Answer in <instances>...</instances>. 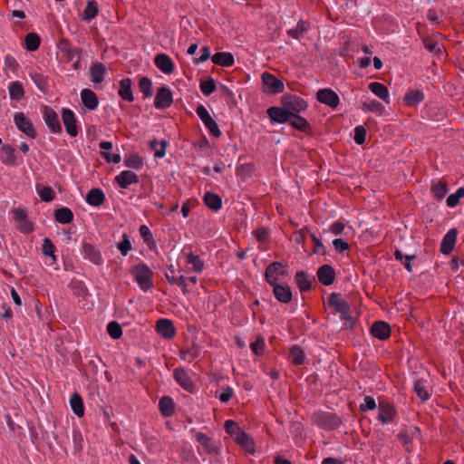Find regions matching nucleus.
<instances>
[{"mask_svg":"<svg viewBox=\"0 0 464 464\" xmlns=\"http://www.w3.org/2000/svg\"><path fill=\"white\" fill-rule=\"evenodd\" d=\"M288 275V266L276 261L267 266L265 272V279L269 285H273L281 283Z\"/></svg>","mask_w":464,"mask_h":464,"instance_id":"nucleus-1","label":"nucleus"},{"mask_svg":"<svg viewBox=\"0 0 464 464\" xmlns=\"http://www.w3.org/2000/svg\"><path fill=\"white\" fill-rule=\"evenodd\" d=\"M312 420L316 426L326 430H334L338 429L342 423L337 415L322 411H315L313 414Z\"/></svg>","mask_w":464,"mask_h":464,"instance_id":"nucleus-2","label":"nucleus"},{"mask_svg":"<svg viewBox=\"0 0 464 464\" xmlns=\"http://www.w3.org/2000/svg\"><path fill=\"white\" fill-rule=\"evenodd\" d=\"M131 274L134 276L139 286L143 291H148L152 288V275L151 269L145 264L140 263L134 266L131 269Z\"/></svg>","mask_w":464,"mask_h":464,"instance_id":"nucleus-3","label":"nucleus"},{"mask_svg":"<svg viewBox=\"0 0 464 464\" xmlns=\"http://www.w3.org/2000/svg\"><path fill=\"white\" fill-rule=\"evenodd\" d=\"M328 304L335 310L336 313L340 314V319L342 321H344L345 324L352 323L350 305L340 294L332 293L328 298Z\"/></svg>","mask_w":464,"mask_h":464,"instance_id":"nucleus-4","label":"nucleus"},{"mask_svg":"<svg viewBox=\"0 0 464 464\" xmlns=\"http://www.w3.org/2000/svg\"><path fill=\"white\" fill-rule=\"evenodd\" d=\"M285 90L284 82L274 74L263 72V93L276 95Z\"/></svg>","mask_w":464,"mask_h":464,"instance_id":"nucleus-5","label":"nucleus"},{"mask_svg":"<svg viewBox=\"0 0 464 464\" xmlns=\"http://www.w3.org/2000/svg\"><path fill=\"white\" fill-rule=\"evenodd\" d=\"M17 129L31 139H35L37 132L31 121L23 112H16L14 117Z\"/></svg>","mask_w":464,"mask_h":464,"instance_id":"nucleus-6","label":"nucleus"},{"mask_svg":"<svg viewBox=\"0 0 464 464\" xmlns=\"http://www.w3.org/2000/svg\"><path fill=\"white\" fill-rule=\"evenodd\" d=\"M196 112L200 120L204 122L206 128L209 130V132L216 138H218L221 135V131L217 124V122L213 120L208 110L203 105H198Z\"/></svg>","mask_w":464,"mask_h":464,"instance_id":"nucleus-7","label":"nucleus"},{"mask_svg":"<svg viewBox=\"0 0 464 464\" xmlns=\"http://www.w3.org/2000/svg\"><path fill=\"white\" fill-rule=\"evenodd\" d=\"M14 219L17 223V228L21 233L29 234L34 229V223L29 220L27 213L22 208L13 210Z\"/></svg>","mask_w":464,"mask_h":464,"instance_id":"nucleus-8","label":"nucleus"},{"mask_svg":"<svg viewBox=\"0 0 464 464\" xmlns=\"http://www.w3.org/2000/svg\"><path fill=\"white\" fill-rule=\"evenodd\" d=\"M397 414L395 407L390 402H380L378 406L377 420L386 425L394 421Z\"/></svg>","mask_w":464,"mask_h":464,"instance_id":"nucleus-9","label":"nucleus"},{"mask_svg":"<svg viewBox=\"0 0 464 464\" xmlns=\"http://www.w3.org/2000/svg\"><path fill=\"white\" fill-rule=\"evenodd\" d=\"M42 113L46 125L54 133L62 131V126L58 118V114L51 107L44 105L42 108Z\"/></svg>","mask_w":464,"mask_h":464,"instance_id":"nucleus-10","label":"nucleus"},{"mask_svg":"<svg viewBox=\"0 0 464 464\" xmlns=\"http://www.w3.org/2000/svg\"><path fill=\"white\" fill-rule=\"evenodd\" d=\"M316 99L321 103H324L333 109L336 108L340 103L338 94L332 89H321L316 93Z\"/></svg>","mask_w":464,"mask_h":464,"instance_id":"nucleus-11","label":"nucleus"},{"mask_svg":"<svg viewBox=\"0 0 464 464\" xmlns=\"http://www.w3.org/2000/svg\"><path fill=\"white\" fill-rule=\"evenodd\" d=\"M275 298L282 304H289L293 294L291 287L286 283H278L271 285Z\"/></svg>","mask_w":464,"mask_h":464,"instance_id":"nucleus-12","label":"nucleus"},{"mask_svg":"<svg viewBox=\"0 0 464 464\" xmlns=\"http://www.w3.org/2000/svg\"><path fill=\"white\" fill-rule=\"evenodd\" d=\"M62 119L67 133L71 137H76L78 135V129L73 111L70 109L63 108L62 110Z\"/></svg>","mask_w":464,"mask_h":464,"instance_id":"nucleus-13","label":"nucleus"},{"mask_svg":"<svg viewBox=\"0 0 464 464\" xmlns=\"http://www.w3.org/2000/svg\"><path fill=\"white\" fill-rule=\"evenodd\" d=\"M172 102V92L169 88L162 86L158 89L154 101V105L157 109L169 108Z\"/></svg>","mask_w":464,"mask_h":464,"instance_id":"nucleus-14","label":"nucleus"},{"mask_svg":"<svg viewBox=\"0 0 464 464\" xmlns=\"http://www.w3.org/2000/svg\"><path fill=\"white\" fill-rule=\"evenodd\" d=\"M285 105L290 114H299L307 108V102L295 95L285 98Z\"/></svg>","mask_w":464,"mask_h":464,"instance_id":"nucleus-15","label":"nucleus"},{"mask_svg":"<svg viewBox=\"0 0 464 464\" xmlns=\"http://www.w3.org/2000/svg\"><path fill=\"white\" fill-rule=\"evenodd\" d=\"M317 277L319 282L324 285H330L335 280V270L330 265H323L317 270Z\"/></svg>","mask_w":464,"mask_h":464,"instance_id":"nucleus-16","label":"nucleus"},{"mask_svg":"<svg viewBox=\"0 0 464 464\" xmlns=\"http://www.w3.org/2000/svg\"><path fill=\"white\" fill-rule=\"evenodd\" d=\"M267 114L272 123L288 122L290 117V112L286 107H271L267 110Z\"/></svg>","mask_w":464,"mask_h":464,"instance_id":"nucleus-17","label":"nucleus"},{"mask_svg":"<svg viewBox=\"0 0 464 464\" xmlns=\"http://www.w3.org/2000/svg\"><path fill=\"white\" fill-rule=\"evenodd\" d=\"M371 334L373 337L379 340H386L391 335V327L389 324L383 321H378L373 323L371 327Z\"/></svg>","mask_w":464,"mask_h":464,"instance_id":"nucleus-18","label":"nucleus"},{"mask_svg":"<svg viewBox=\"0 0 464 464\" xmlns=\"http://www.w3.org/2000/svg\"><path fill=\"white\" fill-rule=\"evenodd\" d=\"M175 381L186 391L194 392V384L188 377L187 372L182 368H177L173 372Z\"/></svg>","mask_w":464,"mask_h":464,"instance_id":"nucleus-19","label":"nucleus"},{"mask_svg":"<svg viewBox=\"0 0 464 464\" xmlns=\"http://www.w3.org/2000/svg\"><path fill=\"white\" fill-rule=\"evenodd\" d=\"M155 65L165 74H170L174 71V63L169 55L159 53L154 59Z\"/></svg>","mask_w":464,"mask_h":464,"instance_id":"nucleus-20","label":"nucleus"},{"mask_svg":"<svg viewBox=\"0 0 464 464\" xmlns=\"http://www.w3.org/2000/svg\"><path fill=\"white\" fill-rule=\"evenodd\" d=\"M156 327L158 334L166 339H170L175 335V327L169 319H160Z\"/></svg>","mask_w":464,"mask_h":464,"instance_id":"nucleus-21","label":"nucleus"},{"mask_svg":"<svg viewBox=\"0 0 464 464\" xmlns=\"http://www.w3.org/2000/svg\"><path fill=\"white\" fill-rule=\"evenodd\" d=\"M115 181L121 188H127L130 184L138 183L139 177L131 170H124L116 176Z\"/></svg>","mask_w":464,"mask_h":464,"instance_id":"nucleus-22","label":"nucleus"},{"mask_svg":"<svg viewBox=\"0 0 464 464\" xmlns=\"http://www.w3.org/2000/svg\"><path fill=\"white\" fill-rule=\"evenodd\" d=\"M369 90L376 95L378 98H380L382 101H383L385 103H390L391 98H390V92L388 88L381 82H372L369 83L368 85Z\"/></svg>","mask_w":464,"mask_h":464,"instance_id":"nucleus-23","label":"nucleus"},{"mask_svg":"<svg viewBox=\"0 0 464 464\" xmlns=\"http://www.w3.org/2000/svg\"><path fill=\"white\" fill-rule=\"evenodd\" d=\"M456 239H457L456 229L455 228L450 229L442 239V242L440 245V252L445 255L450 254L454 248Z\"/></svg>","mask_w":464,"mask_h":464,"instance_id":"nucleus-24","label":"nucleus"},{"mask_svg":"<svg viewBox=\"0 0 464 464\" xmlns=\"http://www.w3.org/2000/svg\"><path fill=\"white\" fill-rule=\"evenodd\" d=\"M81 100L82 104L88 110H95L98 107L99 100L94 92L90 89H83L81 92Z\"/></svg>","mask_w":464,"mask_h":464,"instance_id":"nucleus-25","label":"nucleus"},{"mask_svg":"<svg viewBox=\"0 0 464 464\" xmlns=\"http://www.w3.org/2000/svg\"><path fill=\"white\" fill-rule=\"evenodd\" d=\"M295 284L301 292L310 290L312 282L314 281V277L309 276L304 271H299L295 276Z\"/></svg>","mask_w":464,"mask_h":464,"instance_id":"nucleus-26","label":"nucleus"},{"mask_svg":"<svg viewBox=\"0 0 464 464\" xmlns=\"http://www.w3.org/2000/svg\"><path fill=\"white\" fill-rule=\"evenodd\" d=\"M86 201L93 207H99L105 201V194L101 188H92L86 195Z\"/></svg>","mask_w":464,"mask_h":464,"instance_id":"nucleus-27","label":"nucleus"},{"mask_svg":"<svg viewBox=\"0 0 464 464\" xmlns=\"http://www.w3.org/2000/svg\"><path fill=\"white\" fill-rule=\"evenodd\" d=\"M1 160L9 166L16 165L15 150L9 144H4L0 150Z\"/></svg>","mask_w":464,"mask_h":464,"instance_id":"nucleus-28","label":"nucleus"},{"mask_svg":"<svg viewBox=\"0 0 464 464\" xmlns=\"http://www.w3.org/2000/svg\"><path fill=\"white\" fill-rule=\"evenodd\" d=\"M131 80L125 78L120 81L119 95L121 99L127 102H132L134 100L132 90H131Z\"/></svg>","mask_w":464,"mask_h":464,"instance_id":"nucleus-29","label":"nucleus"},{"mask_svg":"<svg viewBox=\"0 0 464 464\" xmlns=\"http://www.w3.org/2000/svg\"><path fill=\"white\" fill-rule=\"evenodd\" d=\"M91 79L94 83H101L104 81L106 67L102 63H95L91 67Z\"/></svg>","mask_w":464,"mask_h":464,"instance_id":"nucleus-30","label":"nucleus"},{"mask_svg":"<svg viewBox=\"0 0 464 464\" xmlns=\"http://www.w3.org/2000/svg\"><path fill=\"white\" fill-rule=\"evenodd\" d=\"M424 100L421 90H409L404 95V102L408 106H417Z\"/></svg>","mask_w":464,"mask_h":464,"instance_id":"nucleus-31","label":"nucleus"},{"mask_svg":"<svg viewBox=\"0 0 464 464\" xmlns=\"http://www.w3.org/2000/svg\"><path fill=\"white\" fill-rule=\"evenodd\" d=\"M235 440L248 453H255V446L253 439L246 432H239L235 437Z\"/></svg>","mask_w":464,"mask_h":464,"instance_id":"nucleus-32","label":"nucleus"},{"mask_svg":"<svg viewBox=\"0 0 464 464\" xmlns=\"http://www.w3.org/2000/svg\"><path fill=\"white\" fill-rule=\"evenodd\" d=\"M84 256L95 265H101L102 263V255L93 246L89 243L83 244Z\"/></svg>","mask_w":464,"mask_h":464,"instance_id":"nucleus-33","label":"nucleus"},{"mask_svg":"<svg viewBox=\"0 0 464 464\" xmlns=\"http://www.w3.org/2000/svg\"><path fill=\"white\" fill-rule=\"evenodd\" d=\"M203 200L206 206L213 211H218L222 207L221 198L213 192H207L204 195Z\"/></svg>","mask_w":464,"mask_h":464,"instance_id":"nucleus-34","label":"nucleus"},{"mask_svg":"<svg viewBox=\"0 0 464 464\" xmlns=\"http://www.w3.org/2000/svg\"><path fill=\"white\" fill-rule=\"evenodd\" d=\"M362 111L364 112H374L378 115H382L384 106L375 99H367L362 102Z\"/></svg>","mask_w":464,"mask_h":464,"instance_id":"nucleus-35","label":"nucleus"},{"mask_svg":"<svg viewBox=\"0 0 464 464\" xmlns=\"http://www.w3.org/2000/svg\"><path fill=\"white\" fill-rule=\"evenodd\" d=\"M54 219L61 224H69L73 219V214L68 208H61L54 210Z\"/></svg>","mask_w":464,"mask_h":464,"instance_id":"nucleus-36","label":"nucleus"},{"mask_svg":"<svg viewBox=\"0 0 464 464\" xmlns=\"http://www.w3.org/2000/svg\"><path fill=\"white\" fill-rule=\"evenodd\" d=\"M212 62L224 67L231 66L234 63V56L230 53H217L212 57Z\"/></svg>","mask_w":464,"mask_h":464,"instance_id":"nucleus-37","label":"nucleus"},{"mask_svg":"<svg viewBox=\"0 0 464 464\" xmlns=\"http://www.w3.org/2000/svg\"><path fill=\"white\" fill-rule=\"evenodd\" d=\"M413 390L421 401H426L430 399V393L426 387V381L423 379H417L414 381Z\"/></svg>","mask_w":464,"mask_h":464,"instance_id":"nucleus-38","label":"nucleus"},{"mask_svg":"<svg viewBox=\"0 0 464 464\" xmlns=\"http://www.w3.org/2000/svg\"><path fill=\"white\" fill-rule=\"evenodd\" d=\"M309 24L306 21L301 20L295 27L289 29L287 34L292 38L299 40L300 37L309 30Z\"/></svg>","mask_w":464,"mask_h":464,"instance_id":"nucleus-39","label":"nucleus"},{"mask_svg":"<svg viewBox=\"0 0 464 464\" xmlns=\"http://www.w3.org/2000/svg\"><path fill=\"white\" fill-rule=\"evenodd\" d=\"M197 441L199 442L209 453H218V449L214 445L212 439L208 438L202 432H198L196 435Z\"/></svg>","mask_w":464,"mask_h":464,"instance_id":"nucleus-40","label":"nucleus"},{"mask_svg":"<svg viewBox=\"0 0 464 464\" xmlns=\"http://www.w3.org/2000/svg\"><path fill=\"white\" fill-rule=\"evenodd\" d=\"M288 122L291 126L301 131H305L309 129L308 121L299 114H290Z\"/></svg>","mask_w":464,"mask_h":464,"instance_id":"nucleus-41","label":"nucleus"},{"mask_svg":"<svg viewBox=\"0 0 464 464\" xmlns=\"http://www.w3.org/2000/svg\"><path fill=\"white\" fill-rule=\"evenodd\" d=\"M174 274H175V270H174L173 266L171 265L169 267L168 272L166 273V277H167L169 283L177 284L179 286H180L182 288L183 293H186L187 292V284H186L184 276H180L178 277V276H175Z\"/></svg>","mask_w":464,"mask_h":464,"instance_id":"nucleus-42","label":"nucleus"},{"mask_svg":"<svg viewBox=\"0 0 464 464\" xmlns=\"http://www.w3.org/2000/svg\"><path fill=\"white\" fill-rule=\"evenodd\" d=\"M159 407L161 414L169 417L173 413L174 403L170 397L163 396L159 402Z\"/></svg>","mask_w":464,"mask_h":464,"instance_id":"nucleus-43","label":"nucleus"},{"mask_svg":"<svg viewBox=\"0 0 464 464\" xmlns=\"http://www.w3.org/2000/svg\"><path fill=\"white\" fill-rule=\"evenodd\" d=\"M72 411L78 416L82 417L84 414V407L82 397L78 393H73L70 400Z\"/></svg>","mask_w":464,"mask_h":464,"instance_id":"nucleus-44","label":"nucleus"},{"mask_svg":"<svg viewBox=\"0 0 464 464\" xmlns=\"http://www.w3.org/2000/svg\"><path fill=\"white\" fill-rule=\"evenodd\" d=\"M25 48L29 52L37 50L41 44L39 35L35 33H29L24 37Z\"/></svg>","mask_w":464,"mask_h":464,"instance_id":"nucleus-45","label":"nucleus"},{"mask_svg":"<svg viewBox=\"0 0 464 464\" xmlns=\"http://www.w3.org/2000/svg\"><path fill=\"white\" fill-rule=\"evenodd\" d=\"M289 359L296 365L302 364L304 361V351L298 345L292 346L289 351Z\"/></svg>","mask_w":464,"mask_h":464,"instance_id":"nucleus-46","label":"nucleus"},{"mask_svg":"<svg viewBox=\"0 0 464 464\" xmlns=\"http://www.w3.org/2000/svg\"><path fill=\"white\" fill-rule=\"evenodd\" d=\"M9 94L12 100L20 101L24 95L22 83L19 82H12L9 86Z\"/></svg>","mask_w":464,"mask_h":464,"instance_id":"nucleus-47","label":"nucleus"},{"mask_svg":"<svg viewBox=\"0 0 464 464\" xmlns=\"http://www.w3.org/2000/svg\"><path fill=\"white\" fill-rule=\"evenodd\" d=\"M431 191L438 200L443 199L449 191L447 183L439 181L431 187Z\"/></svg>","mask_w":464,"mask_h":464,"instance_id":"nucleus-48","label":"nucleus"},{"mask_svg":"<svg viewBox=\"0 0 464 464\" xmlns=\"http://www.w3.org/2000/svg\"><path fill=\"white\" fill-rule=\"evenodd\" d=\"M464 197V187L459 188L455 193L450 194L447 199V206L450 208H455L459 203V199Z\"/></svg>","mask_w":464,"mask_h":464,"instance_id":"nucleus-49","label":"nucleus"},{"mask_svg":"<svg viewBox=\"0 0 464 464\" xmlns=\"http://www.w3.org/2000/svg\"><path fill=\"white\" fill-rule=\"evenodd\" d=\"M36 189L43 201L50 202L54 198V191L51 187H41L37 184Z\"/></svg>","mask_w":464,"mask_h":464,"instance_id":"nucleus-50","label":"nucleus"},{"mask_svg":"<svg viewBox=\"0 0 464 464\" xmlns=\"http://www.w3.org/2000/svg\"><path fill=\"white\" fill-rule=\"evenodd\" d=\"M139 87L146 98L152 95V82L150 78L144 76L140 79Z\"/></svg>","mask_w":464,"mask_h":464,"instance_id":"nucleus-51","label":"nucleus"},{"mask_svg":"<svg viewBox=\"0 0 464 464\" xmlns=\"http://www.w3.org/2000/svg\"><path fill=\"white\" fill-rule=\"evenodd\" d=\"M124 165L128 168L140 169H141L143 162L142 159L138 154H131L124 160Z\"/></svg>","mask_w":464,"mask_h":464,"instance_id":"nucleus-52","label":"nucleus"},{"mask_svg":"<svg viewBox=\"0 0 464 464\" xmlns=\"http://www.w3.org/2000/svg\"><path fill=\"white\" fill-rule=\"evenodd\" d=\"M199 87L203 94L208 96L216 90V82L213 78L209 77L206 81H201Z\"/></svg>","mask_w":464,"mask_h":464,"instance_id":"nucleus-53","label":"nucleus"},{"mask_svg":"<svg viewBox=\"0 0 464 464\" xmlns=\"http://www.w3.org/2000/svg\"><path fill=\"white\" fill-rule=\"evenodd\" d=\"M31 78L35 85L44 92L47 90V78L41 73L33 72Z\"/></svg>","mask_w":464,"mask_h":464,"instance_id":"nucleus-54","label":"nucleus"},{"mask_svg":"<svg viewBox=\"0 0 464 464\" xmlns=\"http://www.w3.org/2000/svg\"><path fill=\"white\" fill-rule=\"evenodd\" d=\"M98 11L97 4L94 1H90L83 12V18L85 20H92L97 15Z\"/></svg>","mask_w":464,"mask_h":464,"instance_id":"nucleus-55","label":"nucleus"},{"mask_svg":"<svg viewBox=\"0 0 464 464\" xmlns=\"http://www.w3.org/2000/svg\"><path fill=\"white\" fill-rule=\"evenodd\" d=\"M377 407L375 399L372 396L366 395L363 402L360 404V411L366 412L374 410Z\"/></svg>","mask_w":464,"mask_h":464,"instance_id":"nucleus-56","label":"nucleus"},{"mask_svg":"<svg viewBox=\"0 0 464 464\" xmlns=\"http://www.w3.org/2000/svg\"><path fill=\"white\" fill-rule=\"evenodd\" d=\"M107 331L113 339H119L122 335L121 326L116 321L108 324Z\"/></svg>","mask_w":464,"mask_h":464,"instance_id":"nucleus-57","label":"nucleus"},{"mask_svg":"<svg viewBox=\"0 0 464 464\" xmlns=\"http://www.w3.org/2000/svg\"><path fill=\"white\" fill-rule=\"evenodd\" d=\"M187 262L193 266V269L196 272H201L204 267V264L199 258V256L194 255L193 253L188 254Z\"/></svg>","mask_w":464,"mask_h":464,"instance_id":"nucleus-58","label":"nucleus"},{"mask_svg":"<svg viewBox=\"0 0 464 464\" xmlns=\"http://www.w3.org/2000/svg\"><path fill=\"white\" fill-rule=\"evenodd\" d=\"M42 250H43V254L44 256H51L53 258V260L55 261V259H56V257L54 256L55 246L53 244V242L51 241L50 238L45 237L44 239Z\"/></svg>","mask_w":464,"mask_h":464,"instance_id":"nucleus-59","label":"nucleus"},{"mask_svg":"<svg viewBox=\"0 0 464 464\" xmlns=\"http://www.w3.org/2000/svg\"><path fill=\"white\" fill-rule=\"evenodd\" d=\"M225 430H226L227 433H228L234 439L236 436H237V434L239 432L244 431L238 427V425L236 421L231 420H226Z\"/></svg>","mask_w":464,"mask_h":464,"instance_id":"nucleus-60","label":"nucleus"},{"mask_svg":"<svg viewBox=\"0 0 464 464\" xmlns=\"http://www.w3.org/2000/svg\"><path fill=\"white\" fill-rule=\"evenodd\" d=\"M122 256H127L129 251L131 249V243L127 234H123L122 240L117 246Z\"/></svg>","mask_w":464,"mask_h":464,"instance_id":"nucleus-61","label":"nucleus"},{"mask_svg":"<svg viewBox=\"0 0 464 464\" xmlns=\"http://www.w3.org/2000/svg\"><path fill=\"white\" fill-rule=\"evenodd\" d=\"M366 130L363 126H357L354 129L353 140L356 144L362 145L365 142Z\"/></svg>","mask_w":464,"mask_h":464,"instance_id":"nucleus-62","label":"nucleus"},{"mask_svg":"<svg viewBox=\"0 0 464 464\" xmlns=\"http://www.w3.org/2000/svg\"><path fill=\"white\" fill-rule=\"evenodd\" d=\"M333 246L334 247V249L339 252V253H342L343 251H346L349 249L350 246L348 244L347 241H345L344 239L343 238H335L334 241H333Z\"/></svg>","mask_w":464,"mask_h":464,"instance_id":"nucleus-63","label":"nucleus"},{"mask_svg":"<svg viewBox=\"0 0 464 464\" xmlns=\"http://www.w3.org/2000/svg\"><path fill=\"white\" fill-rule=\"evenodd\" d=\"M140 234L143 240L149 245L150 242L153 243V236L150 232V228L146 225H142L140 227Z\"/></svg>","mask_w":464,"mask_h":464,"instance_id":"nucleus-64","label":"nucleus"}]
</instances>
